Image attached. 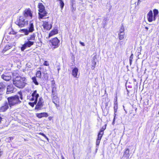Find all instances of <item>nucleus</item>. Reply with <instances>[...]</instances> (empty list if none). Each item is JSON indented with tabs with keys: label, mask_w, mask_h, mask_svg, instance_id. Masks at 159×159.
Instances as JSON below:
<instances>
[{
	"label": "nucleus",
	"mask_w": 159,
	"mask_h": 159,
	"mask_svg": "<svg viewBox=\"0 0 159 159\" xmlns=\"http://www.w3.org/2000/svg\"><path fill=\"white\" fill-rule=\"evenodd\" d=\"M147 18L148 21L150 22H152L153 20V13L151 10H150L148 14Z\"/></svg>",
	"instance_id": "16"
},
{
	"label": "nucleus",
	"mask_w": 159,
	"mask_h": 159,
	"mask_svg": "<svg viewBox=\"0 0 159 159\" xmlns=\"http://www.w3.org/2000/svg\"><path fill=\"white\" fill-rule=\"evenodd\" d=\"M146 100V102H144V103H145V105H146V106H147V105H148V101H149V100H148V99H147V100Z\"/></svg>",
	"instance_id": "44"
},
{
	"label": "nucleus",
	"mask_w": 159,
	"mask_h": 159,
	"mask_svg": "<svg viewBox=\"0 0 159 159\" xmlns=\"http://www.w3.org/2000/svg\"><path fill=\"white\" fill-rule=\"evenodd\" d=\"M59 70H60V69H59H59H58V71H59Z\"/></svg>",
	"instance_id": "58"
},
{
	"label": "nucleus",
	"mask_w": 159,
	"mask_h": 159,
	"mask_svg": "<svg viewBox=\"0 0 159 159\" xmlns=\"http://www.w3.org/2000/svg\"><path fill=\"white\" fill-rule=\"evenodd\" d=\"M60 1V4L61 9H62L64 6V3L62 0H59Z\"/></svg>",
	"instance_id": "28"
},
{
	"label": "nucleus",
	"mask_w": 159,
	"mask_h": 159,
	"mask_svg": "<svg viewBox=\"0 0 159 159\" xmlns=\"http://www.w3.org/2000/svg\"><path fill=\"white\" fill-rule=\"evenodd\" d=\"M102 138V136L100 135V137H99V136H98V138L96 140V147H97V146H99L100 140Z\"/></svg>",
	"instance_id": "26"
},
{
	"label": "nucleus",
	"mask_w": 159,
	"mask_h": 159,
	"mask_svg": "<svg viewBox=\"0 0 159 159\" xmlns=\"http://www.w3.org/2000/svg\"><path fill=\"white\" fill-rule=\"evenodd\" d=\"M140 0H139V1Z\"/></svg>",
	"instance_id": "62"
},
{
	"label": "nucleus",
	"mask_w": 159,
	"mask_h": 159,
	"mask_svg": "<svg viewBox=\"0 0 159 159\" xmlns=\"http://www.w3.org/2000/svg\"><path fill=\"white\" fill-rule=\"evenodd\" d=\"M3 154V152H2L0 151V158Z\"/></svg>",
	"instance_id": "52"
},
{
	"label": "nucleus",
	"mask_w": 159,
	"mask_h": 159,
	"mask_svg": "<svg viewBox=\"0 0 159 159\" xmlns=\"http://www.w3.org/2000/svg\"><path fill=\"white\" fill-rule=\"evenodd\" d=\"M45 138H46L47 140H48V139L47 137V136L45 134L44 136H43Z\"/></svg>",
	"instance_id": "50"
},
{
	"label": "nucleus",
	"mask_w": 159,
	"mask_h": 159,
	"mask_svg": "<svg viewBox=\"0 0 159 159\" xmlns=\"http://www.w3.org/2000/svg\"><path fill=\"white\" fill-rule=\"evenodd\" d=\"M31 96L32 98L30 99V100L31 101H33L35 99H38V98L39 96V95L38 93H37L36 90L34 91L33 93H32Z\"/></svg>",
	"instance_id": "12"
},
{
	"label": "nucleus",
	"mask_w": 159,
	"mask_h": 159,
	"mask_svg": "<svg viewBox=\"0 0 159 159\" xmlns=\"http://www.w3.org/2000/svg\"><path fill=\"white\" fill-rule=\"evenodd\" d=\"M75 4V0H70V5L74 6Z\"/></svg>",
	"instance_id": "32"
},
{
	"label": "nucleus",
	"mask_w": 159,
	"mask_h": 159,
	"mask_svg": "<svg viewBox=\"0 0 159 159\" xmlns=\"http://www.w3.org/2000/svg\"><path fill=\"white\" fill-rule=\"evenodd\" d=\"M38 18L39 19H44V17L46 16L48 12L46 11L44 6L42 3H39L38 6Z\"/></svg>",
	"instance_id": "3"
},
{
	"label": "nucleus",
	"mask_w": 159,
	"mask_h": 159,
	"mask_svg": "<svg viewBox=\"0 0 159 159\" xmlns=\"http://www.w3.org/2000/svg\"><path fill=\"white\" fill-rule=\"evenodd\" d=\"M43 65L46 66H48L49 65V63L47 61H45L43 63Z\"/></svg>",
	"instance_id": "38"
},
{
	"label": "nucleus",
	"mask_w": 159,
	"mask_h": 159,
	"mask_svg": "<svg viewBox=\"0 0 159 159\" xmlns=\"http://www.w3.org/2000/svg\"><path fill=\"white\" fill-rule=\"evenodd\" d=\"M125 30V28L123 24H122L120 28V33L122 32H124Z\"/></svg>",
	"instance_id": "30"
},
{
	"label": "nucleus",
	"mask_w": 159,
	"mask_h": 159,
	"mask_svg": "<svg viewBox=\"0 0 159 159\" xmlns=\"http://www.w3.org/2000/svg\"><path fill=\"white\" fill-rule=\"evenodd\" d=\"M39 134H40V135H42L43 136H44V135H45V134H43V133H39Z\"/></svg>",
	"instance_id": "51"
},
{
	"label": "nucleus",
	"mask_w": 159,
	"mask_h": 159,
	"mask_svg": "<svg viewBox=\"0 0 159 159\" xmlns=\"http://www.w3.org/2000/svg\"><path fill=\"white\" fill-rule=\"evenodd\" d=\"M16 33L13 30H12V31H10L9 33V34H16Z\"/></svg>",
	"instance_id": "37"
},
{
	"label": "nucleus",
	"mask_w": 159,
	"mask_h": 159,
	"mask_svg": "<svg viewBox=\"0 0 159 159\" xmlns=\"http://www.w3.org/2000/svg\"><path fill=\"white\" fill-rule=\"evenodd\" d=\"M50 118H50V117H49V120H50Z\"/></svg>",
	"instance_id": "57"
},
{
	"label": "nucleus",
	"mask_w": 159,
	"mask_h": 159,
	"mask_svg": "<svg viewBox=\"0 0 159 159\" xmlns=\"http://www.w3.org/2000/svg\"><path fill=\"white\" fill-rule=\"evenodd\" d=\"M13 83L16 87L19 88H23L26 84V79L25 77H22L19 75H13Z\"/></svg>",
	"instance_id": "2"
},
{
	"label": "nucleus",
	"mask_w": 159,
	"mask_h": 159,
	"mask_svg": "<svg viewBox=\"0 0 159 159\" xmlns=\"http://www.w3.org/2000/svg\"><path fill=\"white\" fill-rule=\"evenodd\" d=\"M48 114L47 112H42L39 113H37L36 116L39 118H41L43 117H47L48 116Z\"/></svg>",
	"instance_id": "18"
},
{
	"label": "nucleus",
	"mask_w": 159,
	"mask_h": 159,
	"mask_svg": "<svg viewBox=\"0 0 159 159\" xmlns=\"http://www.w3.org/2000/svg\"><path fill=\"white\" fill-rule=\"evenodd\" d=\"M43 26L44 29L47 30H50L52 27L51 24H49L48 22L46 21H43Z\"/></svg>",
	"instance_id": "14"
},
{
	"label": "nucleus",
	"mask_w": 159,
	"mask_h": 159,
	"mask_svg": "<svg viewBox=\"0 0 159 159\" xmlns=\"http://www.w3.org/2000/svg\"><path fill=\"white\" fill-rule=\"evenodd\" d=\"M34 30V25L32 21H30L28 27V29H22L20 30V32L23 33L25 35H28L30 33H32Z\"/></svg>",
	"instance_id": "4"
},
{
	"label": "nucleus",
	"mask_w": 159,
	"mask_h": 159,
	"mask_svg": "<svg viewBox=\"0 0 159 159\" xmlns=\"http://www.w3.org/2000/svg\"><path fill=\"white\" fill-rule=\"evenodd\" d=\"M10 46H9V45L6 46L4 48L5 50H7L8 49H9L10 48Z\"/></svg>",
	"instance_id": "41"
},
{
	"label": "nucleus",
	"mask_w": 159,
	"mask_h": 159,
	"mask_svg": "<svg viewBox=\"0 0 159 159\" xmlns=\"http://www.w3.org/2000/svg\"><path fill=\"white\" fill-rule=\"evenodd\" d=\"M9 104L7 101L5 102L3 106L0 107V111L4 112L6 111L8 108Z\"/></svg>",
	"instance_id": "11"
},
{
	"label": "nucleus",
	"mask_w": 159,
	"mask_h": 159,
	"mask_svg": "<svg viewBox=\"0 0 159 159\" xmlns=\"http://www.w3.org/2000/svg\"><path fill=\"white\" fill-rule=\"evenodd\" d=\"M119 39L120 40H122L124 38V36L122 34H118Z\"/></svg>",
	"instance_id": "33"
},
{
	"label": "nucleus",
	"mask_w": 159,
	"mask_h": 159,
	"mask_svg": "<svg viewBox=\"0 0 159 159\" xmlns=\"http://www.w3.org/2000/svg\"><path fill=\"white\" fill-rule=\"evenodd\" d=\"M104 133L103 132L101 131V130H100L99 133H98V136L99 135V137H100V135H101L102 137V135Z\"/></svg>",
	"instance_id": "35"
},
{
	"label": "nucleus",
	"mask_w": 159,
	"mask_h": 159,
	"mask_svg": "<svg viewBox=\"0 0 159 159\" xmlns=\"http://www.w3.org/2000/svg\"><path fill=\"white\" fill-rule=\"evenodd\" d=\"M43 105L44 101L42 98L41 97L39 98L38 102L37 101V103L35 106V109L38 110L41 109Z\"/></svg>",
	"instance_id": "7"
},
{
	"label": "nucleus",
	"mask_w": 159,
	"mask_h": 159,
	"mask_svg": "<svg viewBox=\"0 0 159 159\" xmlns=\"http://www.w3.org/2000/svg\"><path fill=\"white\" fill-rule=\"evenodd\" d=\"M29 104L30 106H31L32 107H33L34 106V105L33 102H29Z\"/></svg>",
	"instance_id": "43"
},
{
	"label": "nucleus",
	"mask_w": 159,
	"mask_h": 159,
	"mask_svg": "<svg viewBox=\"0 0 159 159\" xmlns=\"http://www.w3.org/2000/svg\"><path fill=\"white\" fill-rule=\"evenodd\" d=\"M158 114H159V112H158Z\"/></svg>",
	"instance_id": "60"
},
{
	"label": "nucleus",
	"mask_w": 159,
	"mask_h": 159,
	"mask_svg": "<svg viewBox=\"0 0 159 159\" xmlns=\"http://www.w3.org/2000/svg\"><path fill=\"white\" fill-rule=\"evenodd\" d=\"M4 120V118H2V116L0 115V123H2V121H3Z\"/></svg>",
	"instance_id": "39"
},
{
	"label": "nucleus",
	"mask_w": 159,
	"mask_h": 159,
	"mask_svg": "<svg viewBox=\"0 0 159 159\" xmlns=\"http://www.w3.org/2000/svg\"><path fill=\"white\" fill-rule=\"evenodd\" d=\"M21 159V158H20V159Z\"/></svg>",
	"instance_id": "61"
},
{
	"label": "nucleus",
	"mask_w": 159,
	"mask_h": 159,
	"mask_svg": "<svg viewBox=\"0 0 159 159\" xmlns=\"http://www.w3.org/2000/svg\"><path fill=\"white\" fill-rule=\"evenodd\" d=\"M12 74L11 73L4 72L1 75V78L5 81H8L11 79Z\"/></svg>",
	"instance_id": "8"
},
{
	"label": "nucleus",
	"mask_w": 159,
	"mask_h": 159,
	"mask_svg": "<svg viewBox=\"0 0 159 159\" xmlns=\"http://www.w3.org/2000/svg\"><path fill=\"white\" fill-rule=\"evenodd\" d=\"M15 87L12 84L8 85L7 87V94H9L14 92Z\"/></svg>",
	"instance_id": "10"
},
{
	"label": "nucleus",
	"mask_w": 159,
	"mask_h": 159,
	"mask_svg": "<svg viewBox=\"0 0 159 159\" xmlns=\"http://www.w3.org/2000/svg\"><path fill=\"white\" fill-rule=\"evenodd\" d=\"M24 16L26 17L30 16L32 17V14L31 13V10L30 9L25 10L24 11Z\"/></svg>",
	"instance_id": "19"
},
{
	"label": "nucleus",
	"mask_w": 159,
	"mask_h": 159,
	"mask_svg": "<svg viewBox=\"0 0 159 159\" xmlns=\"http://www.w3.org/2000/svg\"><path fill=\"white\" fill-rule=\"evenodd\" d=\"M122 42V41H120L119 42V43H120L121 44V43Z\"/></svg>",
	"instance_id": "56"
},
{
	"label": "nucleus",
	"mask_w": 159,
	"mask_h": 159,
	"mask_svg": "<svg viewBox=\"0 0 159 159\" xmlns=\"http://www.w3.org/2000/svg\"><path fill=\"white\" fill-rule=\"evenodd\" d=\"M145 29L147 30H148V28L147 27H145Z\"/></svg>",
	"instance_id": "54"
},
{
	"label": "nucleus",
	"mask_w": 159,
	"mask_h": 159,
	"mask_svg": "<svg viewBox=\"0 0 159 159\" xmlns=\"http://www.w3.org/2000/svg\"><path fill=\"white\" fill-rule=\"evenodd\" d=\"M133 56H134L133 54H131L129 60V63H130V65H131L132 64V59L133 58Z\"/></svg>",
	"instance_id": "31"
},
{
	"label": "nucleus",
	"mask_w": 159,
	"mask_h": 159,
	"mask_svg": "<svg viewBox=\"0 0 159 159\" xmlns=\"http://www.w3.org/2000/svg\"><path fill=\"white\" fill-rule=\"evenodd\" d=\"M15 23L19 27H22L28 24V21L24 19L22 16H20L19 19L15 22Z\"/></svg>",
	"instance_id": "5"
},
{
	"label": "nucleus",
	"mask_w": 159,
	"mask_h": 159,
	"mask_svg": "<svg viewBox=\"0 0 159 159\" xmlns=\"http://www.w3.org/2000/svg\"><path fill=\"white\" fill-rule=\"evenodd\" d=\"M97 61V55H95L93 57L92 61V66L91 68L92 70H93L96 65V62Z\"/></svg>",
	"instance_id": "13"
},
{
	"label": "nucleus",
	"mask_w": 159,
	"mask_h": 159,
	"mask_svg": "<svg viewBox=\"0 0 159 159\" xmlns=\"http://www.w3.org/2000/svg\"><path fill=\"white\" fill-rule=\"evenodd\" d=\"M71 8L72 12L74 11L76 9L75 7H74V5L73 6H71Z\"/></svg>",
	"instance_id": "36"
},
{
	"label": "nucleus",
	"mask_w": 159,
	"mask_h": 159,
	"mask_svg": "<svg viewBox=\"0 0 159 159\" xmlns=\"http://www.w3.org/2000/svg\"><path fill=\"white\" fill-rule=\"evenodd\" d=\"M28 97H29V96H27V98H28V99L29 98Z\"/></svg>",
	"instance_id": "59"
},
{
	"label": "nucleus",
	"mask_w": 159,
	"mask_h": 159,
	"mask_svg": "<svg viewBox=\"0 0 159 159\" xmlns=\"http://www.w3.org/2000/svg\"><path fill=\"white\" fill-rule=\"evenodd\" d=\"M52 88V93H53L54 92V89H56V88L55 87V85H54L53 84Z\"/></svg>",
	"instance_id": "40"
},
{
	"label": "nucleus",
	"mask_w": 159,
	"mask_h": 159,
	"mask_svg": "<svg viewBox=\"0 0 159 159\" xmlns=\"http://www.w3.org/2000/svg\"><path fill=\"white\" fill-rule=\"evenodd\" d=\"M129 149L127 148L125 149V152L124 153L123 155V156L122 157V158H124L125 157H126V159H127L129 157Z\"/></svg>",
	"instance_id": "22"
},
{
	"label": "nucleus",
	"mask_w": 159,
	"mask_h": 159,
	"mask_svg": "<svg viewBox=\"0 0 159 159\" xmlns=\"http://www.w3.org/2000/svg\"><path fill=\"white\" fill-rule=\"evenodd\" d=\"M49 42L51 43L52 46H54L53 49L57 48L59 45L60 41L57 38H55L50 40Z\"/></svg>",
	"instance_id": "9"
},
{
	"label": "nucleus",
	"mask_w": 159,
	"mask_h": 159,
	"mask_svg": "<svg viewBox=\"0 0 159 159\" xmlns=\"http://www.w3.org/2000/svg\"><path fill=\"white\" fill-rule=\"evenodd\" d=\"M36 34L35 33H33V34L30 35L29 36L27 37V39L29 41L34 42V43L35 42V37Z\"/></svg>",
	"instance_id": "15"
},
{
	"label": "nucleus",
	"mask_w": 159,
	"mask_h": 159,
	"mask_svg": "<svg viewBox=\"0 0 159 159\" xmlns=\"http://www.w3.org/2000/svg\"><path fill=\"white\" fill-rule=\"evenodd\" d=\"M78 69L76 68H74L72 70V75L75 78H78L77 76Z\"/></svg>",
	"instance_id": "20"
},
{
	"label": "nucleus",
	"mask_w": 159,
	"mask_h": 159,
	"mask_svg": "<svg viewBox=\"0 0 159 159\" xmlns=\"http://www.w3.org/2000/svg\"><path fill=\"white\" fill-rule=\"evenodd\" d=\"M62 159H64V157L63 156H61Z\"/></svg>",
	"instance_id": "55"
},
{
	"label": "nucleus",
	"mask_w": 159,
	"mask_h": 159,
	"mask_svg": "<svg viewBox=\"0 0 159 159\" xmlns=\"http://www.w3.org/2000/svg\"><path fill=\"white\" fill-rule=\"evenodd\" d=\"M34 102H33L34 105H36L37 103L38 99H35L34 100Z\"/></svg>",
	"instance_id": "42"
},
{
	"label": "nucleus",
	"mask_w": 159,
	"mask_h": 159,
	"mask_svg": "<svg viewBox=\"0 0 159 159\" xmlns=\"http://www.w3.org/2000/svg\"><path fill=\"white\" fill-rule=\"evenodd\" d=\"M58 33V30L57 29H55L53 30L49 34V36H51L54 34H57Z\"/></svg>",
	"instance_id": "24"
},
{
	"label": "nucleus",
	"mask_w": 159,
	"mask_h": 159,
	"mask_svg": "<svg viewBox=\"0 0 159 159\" xmlns=\"http://www.w3.org/2000/svg\"><path fill=\"white\" fill-rule=\"evenodd\" d=\"M119 34H122L124 36V35H125L124 32H121V33H119Z\"/></svg>",
	"instance_id": "49"
},
{
	"label": "nucleus",
	"mask_w": 159,
	"mask_h": 159,
	"mask_svg": "<svg viewBox=\"0 0 159 159\" xmlns=\"http://www.w3.org/2000/svg\"><path fill=\"white\" fill-rule=\"evenodd\" d=\"M19 95H15L7 97V102L9 104V107L11 108L12 107L21 103V100H23V96L22 93H19Z\"/></svg>",
	"instance_id": "1"
},
{
	"label": "nucleus",
	"mask_w": 159,
	"mask_h": 159,
	"mask_svg": "<svg viewBox=\"0 0 159 159\" xmlns=\"http://www.w3.org/2000/svg\"><path fill=\"white\" fill-rule=\"evenodd\" d=\"M153 20H156V17L158 14V11L157 9H155L153 10Z\"/></svg>",
	"instance_id": "25"
},
{
	"label": "nucleus",
	"mask_w": 159,
	"mask_h": 159,
	"mask_svg": "<svg viewBox=\"0 0 159 159\" xmlns=\"http://www.w3.org/2000/svg\"><path fill=\"white\" fill-rule=\"evenodd\" d=\"M6 86V83L5 82H1L0 83V92L4 90Z\"/></svg>",
	"instance_id": "21"
},
{
	"label": "nucleus",
	"mask_w": 159,
	"mask_h": 159,
	"mask_svg": "<svg viewBox=\"0 0 159 159\" xmlns=\"http://www.w3.org/2000/svg\"><path fill=\"white\" fill-rule=\"evenodd\" d=\"M2 99V95L1 94H0V101H1Z\"/></svg>",
	"instance_id": "53"
},
{
	"label": "nucleus",
	"mask_w": 159,
	"mask_h": 159,
	"mask_svg": "<svg viewBox=\"0 0 159 159\" xmlns=\"http://www.w3.org/2000/svg\"><path fill=\"white\" fill-rule=\"evenodd\" d=\"M33 82L36 85H38L39 83L37 82L36 78L35 77H33L32 78Z\"/></svg>",
	"instance_id": "27"
},
{
	"label": "nucleus",
	"mask_w": 159,
	"mask_h": 159,
	"mask_svg": "<svg viewBox=\"0 0 159 159\" xmlns=\"http://www.w3.org/2000/svg\"><path fill=\"white\" fill-rule=\"evenodd\" d=\"M13 139V138L12 137H9L8 138V140L11 141Z\"/></svg>",
	"instance_id": "46"
},
{
	"label": "nucleus",
	"mask_w": 159,
	"mask_h": 159,
	"mask_svg": "<svg viewBox=\"0 0 159 159\" xmlns=\"http://www.w3.org/2000/svg\"><path fill=\"white\" fill-rule=\"evenodd\" d=\"M52 96H57V93L55 92H54L53 93H52Z\"/></svg>",
	"instance_id": "48"
},
{
	"label": "nucleus",
	"mask_w": 159,
	"mask_h": 159,
	"mask_svg": "<svg viewBox=\"0 0 159 159\" xmlns=\"http://www.w3.org/2000/svg\"><path fill=\"white\" fill-rule=\"evenodd\" d=\"M106 125H105L103 126L102 128L100 130H101V131H102V132H104V131L106 129Z\"/></svg>",
	"instance_id": "34"
},
{
	"label": "nucleus",
	"mask_w": 159,
	"mask_h": 159,
	"mask_svg": "<svg viewBox=\"0 0 159 159\" xmlns=\"http://www.w3.org/2000/svg\"><path fill=\"white\" fill-rule=\"evenodd\" d=\"M52 100L53 103H59V100L57 96H52Z\"/></svg>",
	"instance_id": "23"
},
{
	"label": "nucleus",
	"mask_w": 159,
	"mask_h": 159,
	"mask_svg": "<svg viewBox=\"0 0 159 159\" xmlns=\"http://www.w3.org/2000/svg\"><path fill=\"white\" fill-rule=\"evenodd\" d=\"M56 106V107L57 108L59 106V103H54Z\"/></svg>",
	"instance_id": "45"
},
{
	"label": "nucleus",
	"mask_w": 159,
	"mask_h": 159,
	"mask_svg": "<svg viewBox=\"0 0 159 159\" xmlns=\"http://www.w3.org/2000/svg\"><path fill=\"white\" fill-rule=\"evenodd\" d=\"M34 42L29 41L27 39L25 42L24 44L22 45L21 48V50L22 51H24L27 48H30L34 45Z\"/></svg>",
	"instance_id": "6"
},
{
	"label": "nucleus",
	"mask_w": 159,
	"mask_h": 159,
	"mask_svg": "<svg viewBox=\"0 0 159 159\" xmlns=\"http://www.w3.org/2000/svg\"><path fill=\"white\" fill-rule=\"evenodd\" d=\"M117 108H118L117 103V101H116L114 102V110L115 116H114V118L113 121L112 122L113 124H114V123L115 122V120L116 119V113L117 112Z\"/></svg>",
	"instance_id": "17"
},
{
	"label": "nucleus",
	"mask_w": 159,
	"mask_h": 159,
	"mask_svg": "<svg viewBox=\"0 0 159 159\" xmlns=\"http://www.w3.org/2000/svg\"><path fill=\"white\" fill-rule=\"evenodd\" d=\"M41 76V73L40 71H38L36 73V76L37 77L40 78Z\"/></svg>",
	"instance_id": "29"
},
{
	"label": "nucleus",
	"mask_w": 159,
	"mask_h": 159,
	"mask_svg": "<svg viewBox=\"0 0 159 159\" xmlns=\"http://www.w3.org/2000/svg\"><path fill=\"white\" fill-rule=\"evenodd\" d=\"M80 43L83 46H84L85 44L84 43L81 42L80 41Z\"/></svg>",
	"instance_id": "47"
}]
</instances>
